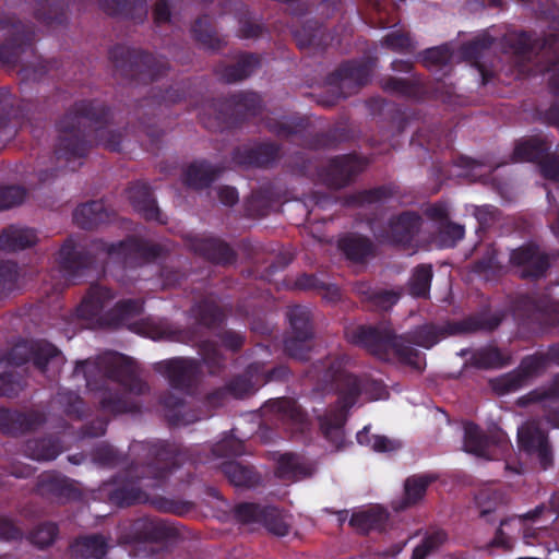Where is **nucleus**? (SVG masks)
I'll return each instance as SVG.
<instances>
[{
	"instance_id": "1",
	"label": "nucleus",
	"mask_w": 559,
	"mask_h": 559,
	"mask_svg": "<svg viewBox=\"0 0 559 559\" xmlns=\"http://www.w3.org/2000/svg\"><path fill=\"white\" fill-rule=\"evenodd\" d=\"M518 439L521 449L535 456L544 468L552 462L551 449L539 423L527 421L522 425L518 431Z\"/></svg>"
},
{
	"instance_id": "2",
	"label": "nucleus",
	"mask_w": 559,
	"mask_h": 559,
	"mask_svg": "<svg viewBox=\"0 0 559 559\" xmlns=\"http://www.w3.org/2000/svg\"><path fill=\"white\" fill-rule=\"evenodd\" d=\"M511 261L513 264L522 267V276H539L547 267L546 259L539 253L537 248L532 246L513 251Z\"/></svg>"
},
{
	"instance_id": "3",
	"label": "nucleus",
	"mask_w": 559,
	"mask_h": 559,
	"mask_svg": "<svg viewBox=\"0 0 559 559\" xmlns=\"http://www.w3.org/2000/svg\"><path fill=\"white\" fill-rule=\"evenodd\" d=\"M37 241L35 231L24 227H9L0 236V247L4 250H20Z\"/></svg>"
},
{
	"instance_id": "4",
	"label": "nucleus",
	"mask_w": 559,
	"mask_h": 559,
	"mask_svg": "<svg viewBox=\"0 0 559 559\" xmlns=\"http://www.w3.org/2000/svg\"><path fill=\"white\" fill-rule=\"evenodd\" d=\"M528 516H515L503 521L500 524L495 543L502 547H510L512 539L523 533L525 538L530 537V528L527 526Z\"/></svg>"
},
{
	"instance_id": "5",
	"label": "nucleus",
	"mask_w": 559,
	"mask_h": 559,
	"mask_svg": "<svg viewBox=\"0 0 559 559\" xmlns=\"http://www.w3.org/2000/svg\"><path fill=\"white\" fill-rule=\"evenodd\" d=\"M419 225L418 216L405 213L390 223L389 238L393 242L404 243L407 242Z\"/></svg>"
},
{
	"instance_id": "6",
	"label": "nucleus",
	"mask_w": 559,
	"mask_h": 559,
	"mask_svg": "<svg viewBox=\"0 0 559 559\" xmlns=\"http://www.w3.org/2000/svg\"><path fill=\"white\" fill-rule=\"evenodd\" d=\"M352 405L348 401H344L341 408L321 419V430L324 436L331 440L336 447L343 441L342 426L345 421V408Z\"/></svg>"
},
{
	"instance_id": "7",
	"label": "nucleus",
	"mask_w": 559,
	"mask_h": 559,
	"mask_svg": "<svg viewBox=\"0 0 559 559\" xmlns=\"http://www.w3.org/2000/svg\"><path fill=\"white\" fill-rule=\"evenodd\" d=\"M464 430V448L466 452L473 453L481 457H497L496 453H491L489 451L490 442L483 438L477 426L473 424H467L465 425Z\"/></svg>"
},
{
	"instance_id": "8",
	"label": "nucleus",
	"mask_w": 559,
	"mask_h": 559,
	"mask_svg": "<svg viewBox=\"0 0 559 559\" xmlns=\"http://www.w3.org/2000/svg\"><path fill=\"white\" fill-rule=\"evenodd\" d=\"M386 519V511L379 506H374L355 513L350 519V524L362 531H367L380 527Z\"/></svg>"
},
{
	"instance_id": "9",
	"label": "nucleus",
	"mask_w": 559,
	"mask_h": 559,
	"mask_svg": "<svg viewBox=\"0 0 559 559\" xmlns=\"http://www.w3.org/2000/svg\"><path fill=\"white\" fill-rule=\"evenodd\" d=\"M357 441L361 445L369 447L376 452H391L401 447V443L396 440L389 439L384 436L370 435L368 427H365L357 433Z\"/></svg>"
},
{
	"instance_id": "10",
	"label": "nucleus",
	"mask_w": 559,
	"mask_h": 559,
	"mask_svg": "<svg viewBox=\"0 0 559 559\" xmlns=\"http://www.w3.org/2000/svg\"><path fill=\"white\" fill-rule=\"evenodd\" d=\"M539 365L538 358L526 359L521 366V372L514 374H508L497 381L495 389L503 394L519 389L523 382L522 373H530V369Z\"/></svg>"
},
{
	"instance_id": "11",
	"label": "nucleus",
	"mask_w": 559,
	"mask_h": 559,
	"mask_svg": "<svg viewBox=\"0 0 559 559\" xmlns=\"http://www.w3.org/2000/svg\"><path fill=\"white\" fill-rule=\"evenodd\" d=\"M74 551L82 559H100L106 554V543L100 536L86 537L75 544Z\"/></svg>"
},
{
	"instance_id": "12",
	"label": "nucleus",
	"mask_w": 559,
	"mask_h": 559,
	"mask_svg": "<svg viewBox=\"0 0 559 559\" xmlns=\"http://www.w3.org/2000/svg\"><path fill=\"white\" fill-rule=\"evenodd\" d=\"M384 346L392 349L405 362L413 365L416 368L421 367V359L417 353L405 345V340L402 336H388Z\"/></svg>"
},
{
	"instance_id": "13",
	"label": "nucleus",
	"mask_w": 559,
	"mask_h": 559,
	"mask_svg": "<svg viewBox=\"0 0 559 559\" xmlns=\"http://www.w3.org/2000/svg\"><path fill=\"white\" fill-rule=\"evenodd\" d=\"M429 479L425 476L409 477L405 483V498L406 503L412 504L417 502L426 492Z\"/></svg>"
},
{
	"instance_id": "14",
	"label": "nucleus",
	"mask_w": 559,
	"mask_h": 559,
	"mask_svg": "<svg viewBox=\"0 0 559 559\" xmlns=\"http://www.w3.org/2000/svg\"><path fill=\"white\" fill-rule=\"evenodd\" d=\"M431 276L432 272L429 265L417 267L411 282L412 293L416 296H424L429 289Z\"/></svg>"
},
{
	"instance_id": "15",
	"label": "nucleus",
	"mask_w": 559,
	"mask_h": 559,
	"mask_svg": "<svg viewBox=\"0 0 559 559\" xmlns=\"http://www.w3.org/2000/svg\"><path fill=\"white\" fill-rule=\"evenodd\" d=\"M100 211L102 204L97 202H92L88 204H83L80 207H78L74 217L81 226L87 227L100 221Z\"/></svg>"
},
{
	"instance_id": "16",
	"label": "nucleus",
	"mask_w": 559,
	"mask_h": 559,
	"mask_svg": "<svg viewBox=\"0 0 559 559\" xmlns=\"http://www.w3.org/2000/svg\"><path fill=\"white\" fill-rule=\"evenodd\" d=\"M210 167L205 164H195L189 167L187 171V181L189 185L201 188L211 180Z\"/></svg>"
},
{
	"instance_id": "17",
	"label": "nucleus",
	"mask_w": 559,
	"mask_h": 559,
	"mask_svg": "<svg viewBox=\"0 0 559 559\" xmlns=\"http://www.w3.org/2000/svg\"><path fill=\"white\" fill-rule=\"evenodd\" d=\"M464 236V228L461 225L447 224L439 234V245L441 247H452Z\"/></svg>"
},
{
	"instance_id": "18",
	"label": "nucleus",
	"mask_w": 559,
	"mask_h": 559,
	"mask_svg": "<svg viewBox=\"0 0 559 559\" xmlns=\"http://www.w3.org/2000/svg\"><path fill=\"white\" fill-rule=\"evenodd\" d=\"M24 192L16 187L0 189V211L22 202Z\"/></svg>"
},
{
	"instance_id": "19",
	"label": "nucleus",
	"mask_w": 559,
	"mask_h": 559,
	"mask_svg": "<svg viewBox=\"0 0 559 559\" xmlns=\"http://www.w3.org/2000/svg\"><path fill=\"white\" fill-rule=\"evenodd\" d=\"M56 537V527L52 524H47L32 534V540L39 547H46L50 545Z\"/></svg>"
},
{
	"instance_id": "20",
	"label": "nucleus",
	"mask_w": 559,
	"mask_h": 559,
	"mask_svg": "<svg viewBox=\"0 0 559 559\" xmlns=\"http://www.w3.org/2000/svg\"><path fill=\"white\" fill-rule=\"evenodd\" d=\"M225 474L236 486H245L249 480L248 471L237 463H228L225 466Z\"/></svg>"
},
{
	"instance_id": "21",
	"label": "nucleus",
	"mask_w": 559,
	"mask_h": 559,
	"mask_svg": "<svg viewBox=\"0 0 559 559\" xmlns=\"http://www.w3.org/2000/svg\"><path fill=\"white\" fill-rule=\"evenodd\" d=\"M59 454V449L50 441H43L37 449L31 452L35 460L48 461L55 459Z\"/></svg>"
},
{
	"instance_id": "22",
	"label": "nucleus",
	"mask_w": 559,
	"mask_h": 559,
	"mask_svg": "<svg viewBox=\"0 0 559 559\" xmlns=\"http://www.w3.org/2000/svg\"><path fill=\"white\" fill-rule=\"evenodd\" d=\"M438 341L437 330L432 326H425L417 333L414 343L421 347L430 348Z\"/></svg>"
},
{
	"instance_id": "23",
	"label": "nucleus",
	"mask_w": 559,
	"mask_h": 559,
	"mask_svg": "<svg viewBox=\"0 0 559 559\" xmlns=\"http://www.w3.org/2000/svg\"><path fill=\"white\" fill-rule=\"evenodd\" d=\"M425 60L427 66L432 63H443L448 60V52L444 48H432L426 52Z\"/></svg>"
},
{
	"instance_id": "24",
	"label": "nucleus",
	"mask_w": 559,
	"mask_h": 559,
	"mask_svg": "<svg viewBox=\"0 0 559 559\" xmlns=\"http://www.w3.org/2000/svg\"><path fill=\"white\" fill-rule=\"evenodd\" d=\"M386 44L394 49H404L409 46V39L405 35L394 32L388 35Z\"/></svg>"
},
{
	"instance_id": "25",
	"label": "nucleus",
	"mask_w": 559,
	"mask_h": 559,
	"mask_svg": "<svg viewBox=\"0 0 559 559\" xmlns=\"http://www.w3.org/2000/svg\"><path fill=\"white\" fill-rule=\"evenodd\" d=\"M259 512V508L254 504H243L238 509L239 518L247 522L258 521Z\"/></svg>"
},
{
	"instance_id": "26",
	"label": "nucleus",
	"mask_w": 559,
	"mask_h": 559,
	"mask_svg": "<svg viewBox=\"0 0 559 559\" xmlns=\"http://www.w3.org/2000/svg\"><path fill=\"white\" fill-rule=\"evenodd\" d=\"M218 197L224 204L231 205L237 202L238 193L235 188L223 187L218 191Z\"/></svg>"
},
{
	"instance_id": "27",
	"label": "nucleus",
	"mask_w": 559,
	"mask_h": 559,
	"mask_svg": "<svg viewBox=\"0 0 559 559\" xmlns=\"http://www.w3.org/2000/svg\"><path fill=\"white\" fill-rule=\"evenodd\" d=\"M433 546L435 543L431 538L426 539L421 545L414 549L412 559H424Z\"/></svg>"
},
{
	"instance_id": "28",
	"label": "nucleus",
	"mask_w": 559,
	"mask_h": 559,
	"mask_svg": "<svg viewBox=\"0 0 559 559\" xmlns=\"http://www.w3.org/2000/svg\"><path fill=\"white\" fill-rule=\"evenodd\" d=\"M169 5L165 1H160L155 8V20L158 23L166 22L169 19Z\"/></svg>"
},
{
	"instance_id": "29",
	"label": "nucleus",
	"mask_w": 559,
	"mask_h": 559,
	"mask_svg": "<svg viewBox=\"0 0 559 559\" xmlns=\"http://www.w3.org/2000/svg\"><path fill=\"white\" fill-rule=\"evenodd\" d=\"M169 368L171 369V377L174 379L179 378V376L176 374V371H182L185 372L187 370V360L182 358L174 359L167 362Z\"/></svg>"
},
{
	"instance_id": "30",
	"label": "nucleus",
	"mask_w": 559,
	"mask_h": 559,
	"mask_svg": "<svg viewBox=\"0 0 559 559\" xmlns=\"http://www.w3.org/2000/svg\"><path fill=\"white\" fill-rule=\"evenodd\" d=\"M296 465V459L293 455H285L283 457L282 466L283 468H293ZM282 473H287V471L283 469Z\"/></svg>"
},
{
	"instance_id": "31",
	"label": "nucleus",
	"mask_w": 559,
	"mask_h": 559,
	"mask_svg": "<svg viewBox=\"0 0 559 559\" xmlns=\"http://www.w3.org/2000/svg\"><path fill=\"white\" fill-rule=\"evenodd\" d=\"M295 342L293 341H289L286 343V348L287 350L289 352V354L298 359H304V356L301 354H299L296 348H295Z\"/></svg>"
},
{
	"instance_id": "32",
	"label": "nucleus",
	"mask_w": 559,
	"mask_h": 559,
	"mask_svg": "<svg viewBox=\"0 0 559 559\" xmlns=\"http://www.w3.org/2000/svg\"><path fill=\"white\" fill-rule=\"evenodd\" d=\"M547 394L552 397H559V376L554 379L552 386Z\"/></svg>"
},
{
	"instance_id": "33",
	"label": "nucleus",
	"mask_w": 559,
	"mask_h": 559,
	"mask_svg": "<svg viewBox=\"0 0 559 559\" xmlns=\"http://www.w3.org/2000/svg\"><path fill=\"white\" fill-rule=\"evenodd\" d=\"M135 206L138 207V210L140 211H146V216L147 217H153L154 215V212H155V207H154V204L153 202H148L147 203V209L146 207H142L140 204H135Z\"/></svg>"
},
{
	"instance_id": "34",
	"label": "nucleus",
	"mask_w": 559,
	"mask_h": 559,
	"mask_svg": "<svg viewBox=\"0 0 559 559\" xmlns=\"http://www.w3.org/2000/svg\"><path fill=\"white\" fill-rule=\"evenodd\" d=\"M556 404V414L550 419L554 427H559V401H555Z\"/></svg>"
},
{
	"instance_id": "35",
	"label": "nucleus",
	"mask_w": 559,
	"mask_h": 559,
	"mask_svg": "<svg viewBox=\"0 0 559 559\" xmlns=\"http://www.w3.org/2000/svg\"><path fill=\"white\" fill-rule=\"evenodd\" d=\"M9 392V388L4 384L3 378H0V395H4Z\"/></svg>"
},
{
	"instance_id": "36",
	"label": "nucleus",
	"mask_w": 559,
	"mask_h": 559,
	"mask_svg": "<svg viewBox=\"0 0 559 559\" xmlns=\"http://www.w3.org/2000/svg\"><path fill=\"white\" fill-rule=\"evenodd\" d=\"M540 399H543V395L539 393H534L532 396V400H540Z\"/></svg>"
},
{
	"instance_id": "37",
	"label": "nucleus",
	"mask_w": 559,
	"mask_h": 559,
	"mask_svg": "<svg viewBox=\"0 0 559 559\" xmlns=\"http://www.w3.org/2000/svg\"><path fill=\"white\" fill-rule=\"evenodd\" d=\"M276 534L278 535H285L286 534V528H280L278 531H275Z\"/></svg>"
},
{
	"instance_id": "38",
	"label": "nucleus",
	"mask_w": 559,
	"mask_h": 559,
	"mask_svg": "<svg viewBox=\"0 0 559 559\" xmlns=\"http://www.w3.org/2000/svg\"><path fill=\"white\" fill-rule=\"evenodd\" d=\"M246 62H247L248 64H252V63H254V62H255V59H254L253 57H249V58L246 60Z\"/></svg>"
},
{
	"instance_id": "39",
	"label": "nucleus",
	"mask_w": 559,
	"mask_h": 559,
	"mask_svg": "<svg viewBox=\"0 0 559 559\" xmlns=\"http://www.w3.org/2000/svg\"><path fill=\"white\" fill-rule=\"evenodd\" d=\"M504 440V436L502 433L499 435V442L502 443V441Z\"/></svg>"
},
{
	"instance_id": "40",
	"label": "nucleus",
	"mask_w": 559,
	"mask_h": 559,
	"mask_svg": "<svg viewBox=\"0 0 559 559\" xmlns=\"http://www.w3.org/2000/svg\"><path fill=\"white\" fill-rule=\"evenodd\" d=\"M539 512H540V510H539V509L535 510L534 514H533V515H531V516H530V519H531V518H535V515H536L537 513H539Z\"/></svg>"
},
{
	"instance_id": "41",
	"label": "nucleus",
	"mask_w": 559,
	"mask_h": 559,
	"mask_svg": "<svg viewBox=\"0 0 559 559\" xmlns=\"http://www.w3.org/2000/svg\"><path fill=\"white\" fill-rule=\"evenodd\" d=\"M249 74V71H245L242 74L239 75V78H243Z\"/></svg>"
},
{
	"instance_id": "42",
	"label": "nucleus",
	"mask_w": 559,
	"mask_h": 559,
	"mask_svg": "<svg viewBox=\"0 0 559 559\" xmlns=\"http://www.w3.org/2000/svg\"><path fill=\"white\" fill-rule=\"evenodd\" d=\"M296 413H297V411L294 408V409L292 411V417H294V416L296 415Z\"/></svg>"
},
{
	"instance_id": "43",
	"label": "nucleus",
	"mask_w": 559,
	"mask_h": 559,
	"mask_svg": "<svg viewBox=\"0 0 559 559\" xmlns=\"http://www.w3.org/2000/svg\"><path fill=\"white\" fill-rule=\"evenodd\" d=\"M393 301L397 300V297L395 295H392Z\"/></svg>"
}]
</instances>
